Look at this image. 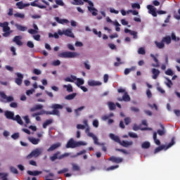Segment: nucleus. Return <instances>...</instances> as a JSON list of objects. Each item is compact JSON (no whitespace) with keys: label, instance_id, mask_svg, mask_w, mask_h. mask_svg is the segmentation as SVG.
Here are the masks:
<instances>
[{"label":"nucleus","instance_id":"5701e85b","mask_svg":"<svg viewBox=\"0 0 180 180\" xmlns=\"http://www.w3.org/2000/svg\"><path fill=\"white\" fill-rule=\"evenodd\" d=\"M150 57L153 59V61L156 63V64H152V67L158 68V67H160V61L158 60V58H157L153 53L150 54Z\"/></svg>","mask_w":180,"mask_h":180},{"label":"nucleus","instance_id":"6e6552de","mask_svg":"<svg viewBox=\"0 0 180 180\" xmlns=\"http://www.w3.org/2000/svg\"><path fill=\"white\" fill-rule=\"evenodd\" d=\"M84 2L89 4L88 11L91 13L93 16H96L98 15V10L94 7V3L89 0H83Z\"/></svg>","mask_w":180,"mask_h":180},{"label":"nucleus","instance_id":"bb28decb","mask_svg":"<svg viewBox=\"0 0 180 180\" xmlns=\"http://www.w3.org/2000/svg\"><path fill=\"white\" fill-rule=\"evenodd\" d=\"M122 147H129V146H133V141H122L120 143Z\"/></svg>","mask_w":180,"mask_h":180},{"label":"nucleus","instance_id":"423d86ee","mask_svg":"<svg viewBox=\"0 0 180 180\" xmlns=\"http://www.w3.org/2000/svg\"><path fill=\"white\" fill-rule=\"evenodd\" d=\"M61 154V152L57 151L52 156L50 157V160L52 162L56 161V160H63V158H65L67 157H70V153H65L64 154Z\"/></svg>","mask_w":180,"mask_h":180},{"label":"nucleus","instance_id":"b1692460","mask_svg":"<svg viewBox=\"0 0 180 180\" xmlns=\"http://www.w3.org/2000/svg\"><path fill=\"white\" fill-rule=\"evenodd\" d=\"M152 76L153 79H157L158 78V75H160V71L158 69L153 68L152 69Z\"/></svg>","mask_w":180,"mask_h":180},{"label":"nucleus","instance_id":"49530a36","mask_svg":"<svg viewBox=\"0 0 180 180\" xmlns=\"http://www.w3.org/2000/svg\"><path fill=\"white\" fill-rule=\"evenodd\" d=\"M116 60L117 62L114 63L115 67H119L121 64H124V63L121 62L120 58H117Z\"/></svg>","mask_w":180,"mask_h":180},{"label":"nucleus","instance_id":"c03bdc74","mask_svg":"<svg viewBox=\"0 0 180 180\" xmlns=\"http://www.w3.org/2000/svg\"><path fill=\"white\" fill-rule=\"evenodd\" d=\"M14 18H19L20 19H25V14L17 13L14 14Z\"/></svg>","mask_w":180,"mask_h":180},{"label":"nucleus","instance_id":"a878e982","mask_svg":"<svg viewBox=\"0 0 180 180\" xmlns=\"http://www.w3.org/2000/svg\"><path fill=\"white\" fill-rule=\"evenodd\" d=\"M37 2H39V1L35 0L34 1L31 2V6H36L37 8H39V9H46V6L39 5L37 4Z\"/></svg>","mask_w":180,"mask_h":180},{"label":"nucleus","instance_id":"a211bd4d","mask_svg":"<svg viewBox=\"0 0 180 180\" xmlns=\"http://www.w3.org/2000/svg\"><path fill=\"white\" fill-rule=\"evenodd\" d=\"M54 19L60 25H64V23H65L67 25V24L70 23V21L68 20L60 19V17H55Z\"/></svg>","mask_w":180,"mask_h":180},{"label":"nucleus","instance_id":"680f3d73","mask_svg":"<svg viewBox=\"0 0 180 180\" xmlns=\"http://www.w3.org/2000/svg\"><path fill=\"white\" fill-rule=\"evenodd\" d=\"M27 47H29L30 49H33V48L34 47V44H33V42L31 41H28L27 42Z\"/></svg>","mask_w":180,"mask_h":180},{"label":"nucleus","instance_id":"412c9836","mask_svg":"<svg viewBox=\"0 0 180 180\" xmlns=\"http://www.w3.org/2000/svg\"><path fill=\"white\" fill-rule=\"evenodd\" d=\"M162 41L163 44H167V46L171 44V42H172L171 37L170 36L164 37L162 39Z\"/></svg>","mask_w":180,"mask_h":180},{"label":"nucleus","instance_id":"f257e3e1","mask_svg":"<svg viewBox=\"0 0 180 180\" xmlns=\"http://www.w3.org/2000/svg\"><path fill=\"white\" fill-rule=\"evenodd\" d=\"M64 105H60V104H52L51 106V109H53L52 111H46L44 110H41L39 112H34L32 114V117H36V116H42L43 115H53L55 116H58L60 117V110L58 109L62 110L63 109Z\"/></svg>","mask_w":180,"mask_h":180},{"label":"nucleus","instance_id":"6ab92c4d","mask_svg":"<svg viewBox=\"0 0 180 180\" xmlns=\"http://www.w3.org/2000/svg\"><path fill=\"white\" fill-rule=\"evenodd\" d=\"M64 34H65V36H67L68 37H72V39H74V37H75V36L74 35V33H72V30H71V29L64 30Z\"/></svg>","mask_w":180,"mask_h":180},{"label":"nucleus","instance_id":"1a4fd4ad","mask_svg":"<svg viewBox=\"0 0 180 180\" xmlns=\"http://www.w3.org/2000/svg\"><path fill=\"white\" fill-rule=\"evenodd\" d=\"M1 100L0 101L3 102V103H8L9 102H13L14 98L12 96H8L4 92H0Z\"/></svg>","mask_w":180,"mask_h":180},{"label":"nucleus","instance_id":"9b49d317","mask_svg":"<svg viewBox=\"0 0 180 180\" xmlns=\"http://www.w3.org/2000/svg\"><path fill=\"white\" fill-rule=\"evenodd\" d=\"M17 78H15V84H17V85H19V86H20V85H22V82H23V75L20 74V73H17Z\"/></svg>","mask_w":180,"mask_h":180},{"label":"nucleus","instance_id":"dca6fc26","mask_svg":"<svg viewBox=\"0 0 180 180\" xmlns=\"http://www.w3.org/2000/svg\"><path fill=\"white\" fill-rule=\"evenodd\" d=\"M109 160L112 161V162H115L116 164H120V162H123V158H116L115 156H111L109 158Z\"/></svg>","mask_w":180,"mask_h":180},{"label":"nucleus","instance_id":"c85d7f7f","mask_svg":"<svg viewBox=\"0 0 180 180\" xmlns=\"http://www.w3.org/2000/svg\"><path fill=\"white\" fill-rule=\"evenodd\" d=\"M15 26L19 32H26V30H27V27H25L22 25L15 24Z\"/></svg>","mask_w":180,"mask_h":180},{"label":"nucleus","instance_id":"338daca9","mask_svg":"<svg viewBox=\"0 0 180 180\" xmlns=\"http://www.w3.org/2000/svg\"><path fill=\"white\" fill-rule=\"evenodd\" d=\"M65 172H68V168H65V169H63L62 170L58 171V175H60L61 174H65Z\"/></svg>","mask_w":180,"mask_h":180},{"label":"nucleus","instance_id":"3c124183","mask_svg":"<svg viewBox=\"0 0 180 180\" xmlns=\"http://www.w3.org/2000/svg\"><path fill=\"white\" fill-rule=\"evenodd\" d=\"M132 13V15H134V16H136L137 15H139V11H137L136 10H129L127 13Z\"/></svg>","mask_w":180,"mask_h":180},{"label":"nucleus","instance_id":"a18cd8bd","mask_svg":"<svg viewBox=\"0 0 180 180\" xmlns=\"http://www.w3.org/2000/svg\"><path fill=\"white\" fill-rule=\"evenodd\" d=\"M175 144V139L172 138V141L166 146L165 150H168L170 147H172Z\"/></svg>","mask_w":180,"mask_h":180},{"label":"nucleus","instance_id":"4d7b16f0","mask_svg":"<svg viewBox=\"0 0 180 180\" xmlns=\"http://www.w3.org/2000/svg\"><path fill=\"white\" fill-rule=\"evenodd\" d=\"M61 64V61L60 60H53L52 63V65H54V67H57Z\"/></svg>","mask_w":180,"mask_h":180},{"label":"nucleus","instance_id":"f704fd0d","mask_svg":"<svg viewBox=\"0 0 180 180\" xmlns=\"http://www.w3.org/2000/svg\"><path fill=\"white\" fill-rule=\"evenodd\" d=\"M84 109H85V106H82V107H79V108L75 109V113L76 116H79V115H81V112H82V110H84Z\"/></svg>","mask_w":180,"mask_h":180},{"label":"nucleus","instance_id":"c9c22d12","mask_svg":"<svg viewBox=\"0 0 180 180\" xmlns=\"http://www.w3.org/2000/svg\"><path fill=\"white\" fill-rule=\"evenodd\" d=\"M89 137H92V139L94 141V144H96V146H99V141H98V137H96V136H95V134H89Z\"/></svg>","mask_w":180,"mask_h":180},{"label":"nucleus","instance_id":"69168bd1","mask_svg":"<svg viewBox=\"0 0 180 180\" xmlns=\"http://www.w3.org/2000/svg\"><path fill=\"white\" fill-rule=\"evenodd\" d=\"M130 109H131V112H135V113H139V112H140V109H139L134 106L131 107Z\"/></svg>","mask_w":180,"mask_h":180},{"label":"nucleus","instance_id":"f3484780","mask_svg":"<svg viewBox=\"0 0 180 180\" xmlns=\"http://www.w3.org/2000/svg\"><path fill=\"white\" fill-rule=\"evenodd\" d=\"M27 139L30 141V143H32L34 146H37L40 143V139H36L33 136L28 137Z\"/></svg>","mask_w":180,"mask_h":180},{"label":"nucleus","instance_id":"864d4df0","mask_svg":"<svg viewBox=\"0 0 180 180\" xmlns=\"http://www.w3.org/2000/svg\"><path fill=\"white\" fill-rule=\"evenodd\" d=\"M72 171H79L80 168L79 166H78L76 164H72Z\"/></svg>","mask_w":180,"mask_h":180},{"label":"nucleus","instance_id":"774afa93","mask_svg":"<svg viewBox=\"0 0 180 180\" xmlns=\"http://www.w3.org/2000/svg\"><path fill=\"white\" fill-rule=\"evenodd\" d=\"M10 107L11 108H18V103L16 102H12L10 103Z\"/></svg>","mask_w":180,"mask_h":180},{"label":"nucleus","instance_id":"de8ad7c7","mask_svg":"<svg viewBox=\"0 0 180 180\" xmlns=\"http://www.w3.org/2000/svg\"><path fill=\"white\" fill-rule=\"evenodd\" d=\"M8 173H0V178L2 180H8Z\"/></svg>","mask_w":180,"mask_h":180},{"label":"nucleus","instance_id":"052dcab7","mask_svg":"<svg viewBox=\"0 0 180 180\" xmlns=\"http://www.w3.org/2000/svg\"><path fill=\"white\" fill-rule=\"evenodd\" d=\"M10 171H11V172H12L13 174H18V169H16V167H10Z\"/></svg>","mask_w":180,"mask_h":180},{"label":"nucleus","instance_id":"6e6d98bb","mask_svg":"<svg viewBox=\"0 0 180 180\" xmlns=\"http://www.w3.org/2000/svg\"><path fill=\"white\" fill-rule=\"evenodd\" d=\"M166 75H169L170 77H172L174 75V72L171 69H167L165 72Z\"/></svg>","mask_w":180,"mask_h":180},{"label":"nucleus","instance_id":"4be33fe9","mask_svg":"<svg viewBox=\"0 0 180 180\" xmlns=\"http://www.w3.org/2000/svg\"><path fill=\"white\" fill-rule=\"evenodd\" d=\"M44 106L41 104H37L30 109V112H36V110H41Z\"/></svg>","mask_w":180,"mask_h":180},{"label":"nucleus","instance_id":"79ce46f5","mask_svg":"<svg viewBox=\"0 0 180 180\" xmlns=\"http://www.w3.org/2000/svg\"><path fill=\"white\" fill-rule=\"evenodd\" d=\"M165 148V146L162 145L155 149V154H157V153H160V151H162Z\"/></svg>","mask_w":180,"mask_h":180},{"label":"nucleus","instance_id":"473e14b6","mask_svg":"<svg viewBox=\"0 0 180 180\" xmlns=\"http://www.w3.org/2000/svg\"><path fill=\"white\" fill-rule=\"evenodd\" d=\"M77 96V93H72L71 94H69L65 97V99L66 101H72L75 97Z\"/></svg>","mask_w":180,"mask_h":180},{"label":"nucleus","instance_id":"8fccbe9b","mask_svg":"<svg viewBox=\"0 0 180 180\" xmlns=\"http://www.w3.org/2000/svg\"><path fill=\"white\" fill-rule=\"evenodd\" d=\"M16 6H18V9H23V8H25V6L22 1L17 2Z\"/></svg>","mask_w":180,"mask_h":180},{"label":"nucleus","instance_id":"393cba45","mask_svg":"<svg viewBox=\"0 0 180 180\" xmlns=\"http://www.w3.org/2000/svg\"><path fill=\"white\" fill-rule=\"evenodd\" d=\"M110 138L111 139V140H113L114 141H115V143H118L119 144H120V138L118 136L115 135L114 134H110Z\"/></svg>","mask_w":180,"mask_h":180},{"label":"nucleus","instance_id":"5fc2aeb1","mask_svg":"<svg viewBox=\"0 0 180 180\" xmlns=\"http://www.w3.org/2000/svg\"><path fill=\"white\" fill-rule=\"evenodd\" d=\"M131 8L133 9H140L141 7L139 3H134L131 4Z\"/></svg>","mask_w":180,"mask_h":180},{"label":"nucleus","instance_id":"7ed1b4c3","mask_svg":"<svg viewBox=\"0 0 180 180\" xmlns=\"http://www.w3.org/2000/svg\"><path fill=\"white\" fill-rule=\"evenodd\" d=\"M147 9L148 10V13H150V15H152V16H153L154 18H157V13L158 15H165V13H167V11H156L157 8H155V7H154V6L153 5H148Z\"/></svg>","mask_w":180,"mask_h":180},{"label":"nucleus","instance_id":"4468645a","mask_svg":"<svg viewBox=\"0 0 180 180\" xmlns=\"http://www.w3.org/2000/svg\"><path fill=\"white\" fill-rule=\"evenodd\" d=\"M8 22H0V27L3 28V32H11V27L8 26Z\"/></svg>","mask_w":180,"mask_h":180},{"label":"nucleus","instance_id":"2f4dec72","mask_svg":"<svg viewBox=\"0 0 180 180\" xmlns=\"http://www.w3.org/2000/svg\"><path fill=\"white\" fill-rule=\"evenodd\" d=\"M155 44L158 49H164V47H165V44L162 42V40H161L160 42H158V41H155Z\"/></svg>","mask_w":180,"mask_h":180},{"label":"nucleus","instance_id":"a19ab883","mask_svg":"<svg viewBox=\"0 0 180 180\" xmlns=\"http://www.w3.org/2000/svg\"><path fill=\"white\" fill-rule=\"evenodd\" d=\"M53 123V120H47L43 124V128L46 129L49 124H51Z\"/></svg>","mask_w":180,"mask_h":180},{"label":"nucleus","instance_id":"0eeeda50","mask_svg":"<svg viewBox=\"0 0 180 180\" xmlns=\"http://www.w3.org/2000/svg\"><path fill=\"white\" fill-rule=\"evenodd\" d=\"M43 153V148H37L35 150H32L28 155H27V160H31V158H37L40 154Z\"/></svg>","mask_w":180,"mask_h":180},{"label":"nucleus","instance_id":"39448f33","mask_svg":"<svg viewBox=\"0 0 180 180\" xmlns=\"http://www.w3.org/2000/svg\"><path fill=\"white\" fill-rule=\"evenodd\" d=\"M78 56H79V53L77 52L65 51L59 53L58 57L60 58H75Z\"/></svg>","mask_w":180,"mask_h":180},{"label":"nucleus","instance_id":"58836bf2","mask_svg":"<svg viewBox=\"0 0 180 180\" xmlns=\"http://www.w3.org/2000/svg\"><path fill=\"white\" fill-rule=\"evenodd\" d=\"M150 146H151V145L150 144V142H148V141H145V142H143V143L141 144V148H142L147 149V148H150Z\"/></svg>","mask_w":180,"mask_h":180},{"label":"nucleus","instance_id":"603ef678","mask_svg":"<svg viewBox=\"0 0 180 180\" xmlns=\"http://www.w3.org/2000/svg\"><path fill=\"white\" fill-rule=\"evenodd\" d=\"M128 134H129V137H131V139H137V137H139L137 134L134 133V132H129Z\"/></svg>","mask_w":180,"mask_h":180},{"label":"nucleus","instance_id":"0e129e2a","mask_svg":"<svg viewBox=\"0 0 180 180\" xmlns=\"http://www.w3.org/2000/svg\"><path fill=\"white\" fill-rule=\"evenodd\" d=\"M56 5H59L60 6H64V2L63 0H56L55 1Z\"/></svg>","mask_w":180,"mask_h":180},{"label":"nucleus","instance_id":"7c9ffc66","mask_svg":"<svg viewBox=\"0 0 180 180\" xmlns=\"http://www.w3.org/2000/svg\"><path fill=\"white\" fill-rule=\"evenodd\" d=\"M77 76H74V75H70V77H66L65 79V81L66 82H74V81H77Z\"/></svg>","mask_w":180,"mask_h":180},{"label":"nucleus","instance_id":"20e7f679","mask_svg":"<svg viewBox=\"0 0 180 180\" xmlns=\"http://www.w3.org/2000/svg\"><path fill=\"white\" fill-rule=\"evenodd\" d=\"M160 127L162 129H158L157 132H153V140L156 146L161 145V141H160V139H157V133L159 136H164V134H165V129L164 125L160 124Z\"/></svg>","mask_w":180,"mask_h":180},{"label":"nucleus","instance_id":"9d476101","mask_svg":"<svg viewBox=\"0 0 180 180\" xmlns=\"http://www.w3.org/2000/svg\"><path fill=\"white\" fill-rule=\"evenodd\" d=\"M118 101L120 102H130V101H131V98H130V96H129V94H127V92H125L122 96V98H119Z\"/></svg>","mask_w":180,"mask_h":180},{"label":"nucleus","instance_id":"cd10ccee","mask_svg":"<svg viewBox=\"0 0 180 180\" xmlns=\"http://www.w3.org/2000/svg\"><path fill=\"white\" fill-rule=\"evenodd\" d=\"M27 174H28V175H31L32 176H37V175H40L41 174H42V172L41 171H37V170L32 172L30 170H28Z\"/></svg>","mask_w":180,"mask_h":180},{"label":"nucleus","instance_id":"13d9d810","mask_svg":"<svg viewBox=\"0 0 180 180\" xmlns=\"http://www.w3.org/2000/svg\"><path fill=\"white\" fill-rule=\"evenodd\" d=\"M125 124L127 126L128 124H130L131 123V119L130 117H125L124 119Z\"/></svg>","mask_w":180,"mask_h":180},{"label":"nucleus","instance_id":"2eb2a0df","mask_svg":"<svg viewBox=\"0 0 180 180\" xmlns=\"http://www.w3.org/2000/svg\"><path fill=\"white\" fill-rule=\"evenodd\" d=\"M59 147H61V143L58 142L55 144L51 145L49 148L47 149L48 152L50 151H54V150H57V148H59Z\"/></svg>","mask_w":180,"mask_h":180},{"label":"nucleus","instance_id":"f03ea898","mask_svg":"<svg viewBox=\"0 0 180 180\" xmlns=\"http://www.w3.org/2000/svg\"><path fill=\"white\" fill-rule=\"evenodd\" d=\"M81 146H86V143L81 141L76 142L73 139H70L65 147L66 148H77V147H81Z\"/></svg>","mask_w":180,"mask_h":180},{"label":"nucleus","instance_id":"e433bc0d","mask_svg":"<svg viewBox=\"0 0 180 180\" xmlns=\"http://www.w3.org/2000/svg\"><path fill=\"white\" fill-rule=\"evenodd\" d=\"M110 110H115L116 109V105L113 102L109 101L108 103Z\"/></svg>","mask_w":180,"mask_h":180},{"label":"nucleus","instance_id":"4c0bfd02","mask_svg":"<svg viewBox=\"0 0 180 180\" xmlns=\"http://www.w3.org/2000/svg\"><path fill=\"white\" fill-rule=\"evenodd\" d=\"M63 88H65L66 91H68L69 93L74 91V90L72 89V86L71 84H68V85L65 84V85H63Z\"/></svg>","mask_w":180,"mask_h":180},{"label":"nucleus","instance_id":"f8f14e48","mask_svg":"<svg viewBox=\"0 0 180 180\" xmlns=\"http://www.w3.org/2000/svg\"><path fill=\"white\" fill-rule=\"evenodd\" d=\"M4 116L6 117V119H8L10 120H13V119H15V113L12 111H5Z\"/></svg>","mask_w":180,"mask_h":180},{"label":"nucleus","instance_id":"ea45409f","mask_svg":"<svg viewBox=\"0 0 180 180\" xmlns=\"http://www.w3.org/2000/svg\"><path fill=\"white\" fill-rule=\"evenodd\" d=\"M85 153H86V150H82L78 152L76 155L71 156V158H77V157H78L79 155H82V154H85Z\"/></svg>","mask_w":180,"mask_h":180},{"label":"nucleus","instance_id":"37998d69","mask_svg":"<svg viewBox=\"0 0 180 180\" xmlns=\"http://www.w3.org/2000/svg\"><path fill=\"white\" fill-rule=\"evenodd\" d=\"M171 39L174 41H179V37H176V35H175V33L172 32L171 34Z\"/></svg>","mask_w":180,"mask_h":180},{"label":"nucleus","instance_id":"c756f323","mask_svg":"<svg viewBox=\"0 0 180 180\" xmlns=\"http://www.w3.org/2000/svg\"><path fill=\"white\" fill-rule=\"evenodd\" d=\"M13 120L17 122V123H18V124H20L21 126H22L23 124V120H22V118L19 115H15V117H14V119Z\"/></svg>","mask_w":180,"mask_h":180},{"label":"nucleus","instance_id":"09e8293b","mask_svg":"<svg viewBox=\"0 0 180 180\" xmlns=\"http://www.w3.org/2000/svg\"><path fill=\"white\" fill-rule=\"evenodd\" d=\"M72 5H84V1L82 0H73Z\"/></svg>","mask_w":180,"mask_h":180},{"label":"nucleus","instance_id":"e2e57ef3","mask_svg":"<svg viewBox=\"0 0 180 180\" xmlns=\"http://www.w3.org/2000/svg\"><path fill=\"white\" fill-rule=\"evenodd\" d=\"M117 168H119V165L111 166L107 168L106 171H113V169H116Z\"/></svg>","mask_w":180,"mask_h":180},{"label":"nucleus","instance_id":"aec40b11","mask_svg":"<svg viewBox=\"0 0 180 180\" xmlns=\"http://www.w3.org/2000/svg\"><path fill=\"white\" fill-rule=\"evenodd\" d=\"M88 85L89 86H99L102 85V82H96L95 80H90L88 82Z\"/></svg>","mask_w":180,"mask_h":180},{"label":"nucleus","instance_id":"bf43d9fd","mask_svg":"<svg viewBox=\"0 0 180 180\" xmlns=\"http://www.w3.org/2000/svg\"><path fill=\"white\" fill-rule=\"evenodd\" d=\"M138 53L139 54H141L142 56H144V54H146V50L144 49V48H139L138 50Z\"/></svg>","mask_w":180,"mask_h":180},{"label":"nucleus","instance_id":"72a5a7b5","mask_svg":"<svg viewBox=\"0 0 180 180\" xmlns=\"http://www.w3.org/2000/svg\"><path fill=\"white\" fill-rule=\"evenodd\" d=\"M76 81L77 82H75V84H76L77 86H78V88L81 87V85H84V81L83 79L77 78V79H76Z\"/></svg>","mask_w":180,"mask_h":180},{"label":"nucleus","instance_id":"ddd939ff","mask_svg":"<svg viewBox=\"0 0 180 180\" xmlns=\"http://www.w3.org/2000/svg\"><path fill=\"white\" fill-rule=\"evenodd\" d=\"M22 36L18 35V36H15L13 39V43H15V44H17V46H23V42H22Z\"/></svg>","mask_w":180,"mask_h":180}]
</instances>
